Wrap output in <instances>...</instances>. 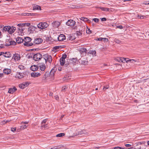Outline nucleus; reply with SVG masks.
<instances>
[{
    "mask_svg": "<svg viewBox=\"0 0 149 149\" xmlns=\"http://www.w3.org/2000/svg\"><path fill=\"white\" fill-rule=\"evenodd\" d=\"M25 40L24 42V46L29 47L33 45V43L31 42L32 39L30 38L26 37L25 38Z\"/></svg>",
    "mask_w": 149,
    "mask_h": 149,
    "instance_id": "f257e3e1",
    "label": "nucleus"
},
{
    "mask_svg": "<svg viewBox=\"0 0 149 149\" xmlns=\"http://www.w3.org/2000/svg\"><path fill=\"white\" fill-rule=\"evenodd\" d=\"M49 26V24L46 22H42L38 24L37 26L39 29H43L47 28Z\"/></svg>",
    "mask_w": 149,
    "mask_h": 149,
    "instance_id": "f03ea898",
    "label": "nucleus"
},
{
    "mask_svg": "<svg viewBox=\"0 0 149 149\" xmlns=\"http://www.w3.org/2000/svg\"><path fill=\"white\" fill-rule=\"evenodd\" d=\"M43 58L45 59L46 63L47 61L51 63L52 61V57L51 56L48 54H46L43 56Z\"/></svg>",
    "mask_w": 149,
    "mask_h": 149,
    "instance_id": "7ed1b4c3",
    "label": "nucleus"
},
{
    "mask_svg": "<svg viewBox=\"0 0 149 149\" xmlns=\"http://www.w3.org/2000/svg\"><path fill=\"white\" fill-rule=\"evenodd\" d=\"M33 58V60L35 61H38L41 58H43L41 54L40 53H37L34 55Z\"/></svg>",
    "mask_w": 149,
    "mask_h": 149,
    "instance_id": "20e7f679",
    "label": "nucleus"
},
{
    "mask_svg": "<svg viewBox=\"0 0 149 149\" xmlns=\"http://www.w3.org/2000/svg\"><path fill=\"white\" fill-rule=\"evenodd\" d=\"M38 66L39 68L40 72H42V74H43L45 72L46 67L45 64L44 63H39Z\"/></svg>",
    "mask_w": 149,
    "mask_h": 149,
    "instance_id": "39448f33",
    "label": "nucleus"
},
{
    "mask_svg": "<svg viewBox=\"0 0 149 149\" xmlns=\"http://www.w3.org/2000/svg\"><path fill=\"white\" fill-rule=\"evenodd\" d=\"M16 29V28L14 26H8V33L10 34H12L15 32Z\"/></svg>",
    "mask_w": 149,
    "mask_h": 149,
    "instance_id": "423d86ee",
    "label": "nucleus"
},
{
    "mask_svg": "<svg viewBox=\"0 0 149 149\" xmlns=\"http://www.w3.org/2000/svg\"><path fill=\"white\" fill-rule=\"evenodd\" d=\"M29 84L28 81L24 82L19 84V87L20 88L23 89L27 86Z\"/></svg>",
    "mask_w": 149,
    "mask_h": 149,
    "instance_id": "0eeeda50",
    "label": "nucleus"
},
{
    "mask_svg": "<svg viewBox=\"0 0 149 149\" xmlns=\"http://www.w3.org/2000/svg\"><path fill=\"white\" fill-rule=\"evenodd\" d=\"M42 74V72H33L31 73V76L34 78L40 76L41 74Z\"/></svg>",
    "mask_w": 149,
    "mask_h": 149,
    "instance_id": "6e6552de",
    "label": "nucleus"
},
{
    "mask_svg": "<svg viewBox=\"0 0 149 149\" xmlns=\"http://www.w3.org/2000/svg\"><path fill=\"white\" fill-rule=\"evenodd\" d=\"M42 42V40L40 38H37L35 39L33 41V45L39 44Z\"/></svg>",
    "mask_w": 149,
    "mask_h": 149,
    "instance_id": "1a4fd4ad",
    "label": "nucleus"
},
{
    "mask_svg": "<svg viewBox=\"0 0 149 149\" xmlns=\"http://www.w3.org/2000/svg\"><path fill=\"white\" fill-rule=\"evenodd\" d=\"M75 22L73 20H68L67 22H66V24L69 26H74L75 24Z\"/></svg>",
    "mask_w": 149,
    "mask_h": 149,
    "instance_id": "9d476101",
    "label": "nucleus"
},
{
    "mask_svg": "<svg viewBox=\"0 0 149 149\" xmlns=\"http://www.w3.org/2000/svg\"><path fill=\"white\" fill-rule=\"evenodd\" d=\"M20 58L21 57L19 54H14L13 59L15 61H17L19 60Z\"/></svg>",
    "mask_w": 149,
    "mask_h": 149,
    "instance_id": "9b49d317",
    "label": "nucleus"
},
{
    "mask_svg": "<svg viewBox=\"0 0 149 149\" xmlns=\"http://www.w3.org/2000/svg\"><path fill=\"white\" fill-rule=\"evenodd\" d=\"M65 36L63 34H61L58 37V40L59 41H63L65 39Z\"/></svg>",
    "mask_w": 149,
    "mask_h": 149,
    "instance_id": "f8f14e48",
    "label": "nucleus"
},
{
    "mask_svg": "<svg viewBox=\"0 0 149 149\" xmlns=\"http://www.w3.org/2000/svg\"><path fill=\"white\" fill-rule=\"evenodd\" d=\"M30 69L33 71L38 70L39 69L38 66L36 65H33L31 66Z\"/></svg>",
    "mask_w": 149,
    "mask_h": 149,
    "instance_id": "ddd939ff",
    "label": "nucleus"
},
{
    "mask_svg": "<svg viewBox=\"0 0 149 149\" xmlns=\"http://www.w3.org/2000/svg\"><path fill=\"white\" fill-rule=\"evenodd\" d=\"M17 89L15 87L13 88H10L9 89L8 92L10 94H12L15 92Z\"/></svg>",
    "mask_w": 149,
    "mask_h": 149,
    "instance_id": "4468645a",
    "label": "nucleus"
},
{
    "mask_svg": "<svg viewBox=\"0 0 149 149\" xmlns=\"http://www.w3.org/2000/svg\"><path fill=\"white\" fill-rule=\"evenodd\" d=\"M16 42L18 44H20L22 43L24 40L22 38L20 37H17L16 38Z\"/></svg>",
    "mask_w": 149,
    "mask_h": 149,
    "instance_id": "2eb2a0df",
    "label": "nucleus"
},
{
    "mask_svg": "<svg viewBox=\"0 0 149 149\" xmlns=\"http://www.w3.org/2000/svg\"><path fill=\"white\" fill-rule=\"evenodd\" d=\"M60 24V22L56 21L52 23V26L54 28H57L59 26Z\"/></svg>",
    "mask_w": 149,
    "mask_h": 149,
    "instance_id": "dca6fc26",
    "label": "nucleus"
},
{
    "mask_svg": "<svg viewBox=\"0 0 149 149\" xmlns=\"http://www.w3.org/2000/svg\"><path fill=\"white\" fill-rule=\"evenodd\" d=\"M16 44V42L14 41H10L8 43H6L5 45L6 46H8L10 45H15Z\"/></svg>",
    "mask_w": 149,
    "mask_h": 149,
    "instance_id": "f3484780",
    "label": "nucleus"
},
{
    "mask_svg": "<svg viewBox=\"0 0 149 149\" xmlns=\"http://www.w3.org/2000/svg\"><path fill=\"white\" fill-rule=\"evenodd\" d=\"M5 57L10 58L12 56V54L10 52H6L3 55Z\"/></svg>",
    "mask_w": 149,
    "mask_h": 149,
    "instance_id": "a211bd4d",
    "label": "nucleus"
},
{
    "mask_svg": "<svg viewBox=\"0 0 149 149\" xmlns=\"http://www.w3.org/2000/svg\"><path fill=\"white\" fill-rule=\"evenodd\" d=\"M3 72L4 73L8 74L11 72V70L9 69L5 68L3 70Z\"/></svg>",
    "mask_w": 149,
    "mask_h": 149,
    "instance_id": "6ab92c4d",
    "label": "nucleus"
},
{
    "mask_svg": "<svg viewBox=\"0 0 149 149\" xmlns=\"http://www.w3.org/2000/svg\"><path fill=\"white\" fill-rule=\"evenodd\" d=\"M24 74L23 73L18 72L16 76L19 79H21L24 77Z\"/></svg>",
    "mask_w": 149,
    "mask_h": 149,
    "instance_id": "aec40b11",
    "label": "nucleus"
},
{
    "mask_svg": "<svg viewBox=\"0 0 149 149\" xmlns=\"http://www.w3.org/2000/svg\"><path fill=\"white\" fill-rule=\"evenodd\" d=\"M87 51V50L85 48H82L80 49V52L82 54H85Z\"/></svg>",
    "mask_w": 149,
    "mask_h": 149,
    "instance_id": "412c9836",
    "label": "nucleus"
},
{
    "mask_svg": "<svg viewBox=\"0 0 149 149\" xmlns=\"http://www.w3.org/2000/svg\"><path fill=\"white\" fill-rule=\"evenodd\" d=\"M8 26H6L3 27V28L2 29V31L3 32H8Z\"/></svg>",
    "mask_w": 149,
    "mask_h": 149,
    "instance_id": "4be33fe9",
    "label": "nucleus"
},
{
    "mask_svg": "<svg viewBox=\"0 0 149 149\" xmlns=\"http://www.w3.org/2000/svg\"><path fill=\"white\" fill-rule=\"evenodd\" d=\"M48 72L47 73V72H46L45 73L43 77L42 78V79L43 81H45L46 80V79L48 76Z\"/></svg>",
    "mask_w": 149,
    "mask_h": 149,
    "instance_id": "5701e85b",
    "label": "nucleus"
},
{
    "mask_svg": "<svg viewBox=\"0 0 149 149\" xmlns=\"http://www.w3.org/2000/svg\"><path fill=\"white\" fill-rule=\"evenodd\" d=\"M79 63L81 64L86 65H87L88 62V61L86 60H79Z\"/></svg>",
    "mask_w": 149,
    "mask_h": 149,
    "instance_id": "b1692460",
    "label": "nucleus"
},
{
    "mask_svg": "<svg viewBox=\"0 0 149 149\" xmlns=\"http://www.w3.org/2000/svg\"><path fill=\"white\" fill-rule=\"evenodd\" d=\"M41 10V8L40 6L36 5H34L33 6V10Z\"/></svg>",
    "mask_w": 149,
    "mask_h": 149,
    "instance_id": "393cba45",
    "label": "nucleus"
},
{
    "mask_svg": "<svg viewBox=\"0 0 149 149\" xmlns=\"http://www.w3.org/2000/svg\"><path fill=\"white\" fill-rule=\"evenodd\" d=\"M79 134L81 135L82 134H84L85 135H87L88 134L86 130H83L79 132Z\"/></svg>",
    "mask_w": 149,
    "mask_h": 149,
    "instance_id": "a878e982",
    "label": "nucleus"
},
{
    "mask_svg": "<svg viewBox=\"0 0 149 149\" xmlns=\"http://www.w3.org/2000/svg\"><path fill=\"white\" fill-rule=\"evenodd\" d=\"M128 61L126 60V58H119V62H124L125 61Z\"/></svg>",
    "mask_w": 149,
    "mask_h": 149,
    "instance_id": "bb28decb",
    "label": "nucleus"
},
{
    "mask_svg": "<svg viewBox=\"0 0 149 149\" xmlns=\"http://www.w3.org/2000/svg\"><path fill=\"white\" fill-rule=\"evenodd\" d=\"M60 62L61 65H63L65 63V59H63V58H61L60 60Z\"/></svg>",
    "mask_w": 149,
    "mask_h": 149,
    "instance_id": "cd10ccee",
    "label": "nucleus"
},
{
    "mask_svg": "<svg viewBox=\"0 0 149 149\" xmlns=\"http://www.w3.org/2000/svg\"><path fill=\"white\" fill-rule=\"evenodd\" d=\"M24 26H25V24L24 23L21 24V27L20 28H18V30L19 31L21 30V31H23L24 28L22 27Z\"/></svg>",
    "mask_w": 149,
    "mask_h": 149,
    "instance_id": "c85d7f7f",
    "label": "nucleus"
},
{
    "mask_svg": "<svg viewBox=\"0 0 149 149\" xmlns=\"http://www.w3.org/2000/svg\"><path fill=\"white\" fill-rule=\"evenodd\" d=\"M100 8L102 10L104 11H109L110 9L109 8H105L102 7H100Z\"/></svg>",
    "mask_w": 149,
    "mask_h": 149,
    "instance_id": "c756f323",
    "label": "nucleus"
},
{
    "mask_svg": "<svg viewBox=\"0 0 149 149\" xmlns=\"http://www.w3.org/2000/svg\"><path fill=\"white\" fill-rule=\"evenodd\" d=\"M85 26H83L81 27H80L79 29V31L83 33H84V31H85Z\"/></svg>",
    "mask_w": 149,
    "mask_h": 149,
    "instance_id": "7c9ffc66",
    "label": "nucleus"
},
{
    "mask_svg": "<svg viewBox=\"0 0 149 149\" xmlns=\"http://www.w3.org/2000/svg\"><path fill=\"white\" fill-rule=\"evenodd\" d=\"M68 39L70 40H73L75 39V38L74 36L70 35L68 36Z\"/></svg>",
    "mask_w": 149,
    "mask_h": 149,
    "instance_id": "2f4dec72",
    "label": "nucleus"
},
{
    "mask_svg": "<svg viewBox=\"0 0 149 149\" xmlns=\"http://www.w3.org/2000/svg\"><path fill=\"white\" fill-rule=\"evenodd\" d=\"M35 14H36L35 13H25L24 14V15L27 16H33Z\"/></svg>",
    "mask_w": 149,
    "mask_h": 149,
    "instance_id": "473e14b6",
    "label": "nucleus"
},
{
    "mask_svg": "<svg viewBox=\"0 0 149 149\" xmlns=\"http://www.w3.org/2000/svg\"><path fill=\"white\" fill-rule=\"evenodd\" d=\"M71 77L68 75H65L63 78L64 80H68L70 79Z\"/></svg>",
    "mask_w": 149,
    "mask_h": 149,
    "instance_id": "72a5a7b5",
    "label": "nucleus"
},
{
    "mask_svg": "<svg viewBox=\"0 0 149 149\" xmlns=\"http://www.w3.org/2000/svg\"><path fill=\"white\" fill-rule=\"evenodd\" d=\"M81 20H82L84 22H88L89 21V19L85 17H81L80 19Z\"/></svg>",
    "mask_w": 149,
    "mask_h": 149,
    "instance_id": "f704fd0d",
    "label": "nucleus"
},
{
    "mask_svg": "<svg viewBox=\"0 0 149 149\" xmlns=\"http://www.w3.org/2000/svg\"><path fill=\"white\" fill-rule=\"evenodd\" d=\"M64 133H60L57 134L56 136V137H62L65 135Z\"/></svg>",
    "mask_w": 149,
    "mask_h": 149,
    "instance_id": "c9c22d12",
    "label": "nucleus"
},
{
    "mask_svg": "<svg viewBox=\"0 0 149 149\" xmlns=\"http://www.w3.org/2000/svg\"><path fill=\"white\" fill-rule=\"evenodd\" d=\"M69 7L72 8H79V6L72 5H70Z\"/></svg>",
    "mask_w": 149,
    "mask_h": 149,
    "instance_id": "e433bc0d",
    "label": "nucleus"
},
{
    "mask_svg": "<svg viewBox=\"0 0 149 149\" xmlns=\"http://www.w3.org/2000/svg\"><path fill=\"white\" fill-rule=\"evenodd\" d=\"M114 41L116 43L118 44H120L121 42L120 40L116 38L114 39Z\"/></svg>",
    "mask_w": 149,
    "mask_h": 149,
    "instance_id": "4c0bfd02",
    "label": "nucleus"
},
{
    "mask_svg": "<svg viewBox=\"0 0 149 149\" xmlns=\"http://www.w3.org/2000/svg\"><path fill=\"white\" fill-rule=\"evenodd\" d=\"M48 127V125L47 124H46V125H45L44 124H42L41 127L42 128H47Z\"/></svg>",
    "mask_w": 149,
    "mask_h": 149,
    "instance_id": "58836bf2",
    "label": "nucleus"
},
{
    "mask_svg": "<svg viewBox=\"0 0 149 149\" xmlns=\"http://www.w3.org/2000/svg\"><path fill=\"white\" fill-rule=\"evenodd\" d=\"M87 30H86V32L87 34H90L91 33L92 31H91L87 27Z\"/></svg>",
    "mask_w": 149,
    "mask_h": 149,
    "instance_id": "ea45409f",
    "label": "nucleus"
},
{
    "mask_svg": "<svg viewBox=\"0 0 149 149\" xmlns=\"http://www.w3.org/2000/svg\"><path fill=\"white\" fill-rule=\"evenodd\" d=\"M27 126V125H24L21 126L20 128L22 129H24L26 128Z\"/></svg>",
    "mask_w": 149,
    "mask_h": 149,
    "instance_id": "a19ab883",
    "label": "nucleus"
},
{
    "mask_svg": "<svg viewBox=\"0 0 149 149\" xmlns=\"http://www.w3.org/2000/svg\"><path fill=\"white\" fill-rule=\"evenodd\" d=\"M61 47V46H55L53 48V50H54V49L56 50Z\"/></svg>",
    "mask_w": 149,
    "mask_h": 149,
    "instance_id": "79ce46f5",
    "label": "nucleus"
},
{
    "mask_svg": "<svg viewBox=\"0 0 149 149\" xmlns=\"http://www.w3.org/2000/svg\"><path fill=\"white\" fill-rule=\"evenodd\" d=\"M18 68L21 70H22L24 69V66L22 65H19L18 66Z\"/></svg>",
    "mask_w": 149,
    "mask_h": 149,
    "instance_id": "37998d69",
    "label": "nucleus"
},
{
    "mask_svg": "<svg viewBox=\"0 0 149 149\" xmlns=\"http://www.w3.org/2000/svg\"><path fill=\"white\" fill-rule=\"evenodd\" d=\"M82 33V32H80L79 30V31H77L76 33L77 35L79 36H80L81 35Z\"/></svg>",
    "mask_w": 149,
    "mask_h": 149,
    "instance_id": "c03bdc74",
    "label": "nucleus"
},
{
    "mask_svg": "<svg viewBox=\"0 0 149 149\" xmlns=\"http://www.w3.org/2000/svg\"><path fill=\"white\" fill-rule=\"evenodd\" d=\"M93 20L95 22H99V20L97 18H95L93 19Z\"/></svg>",
    "mask_w": 149,
    "mask_h": 149,
    "instance_id": "a18cd8bd",
    "label": "nucleus"
},
{
    "mask_svg": "<svg viewBox=\"0 0 149 149\" xmlns=\"http://www.w3.org/2000/svg\"><path fill=\"white\" fill-rule=\"evenodd\" d=\"M67 55L66 54H64L62 56L61 58H63V59H65L67 57Z\"/></svg>",
    "mask_w": 149,
    "mask_h": 149,
    "instance_id": "49530a36",
    "label": "nucleus"
},
{
    "mask_svg": "<svg viewBox=\"0 0 149 149\" xmlns=\"http://www.w3.org/2000/svg\"><path fill=\"white\" fill-rule=\"evenodd\" d=\"M116 27L118 29H122L123 28V27L122 25H119L117 26Z\"/></svg>",
    "mask_w": 149,
    "mask_h": 149,
    "instance_id": "de8ad7c7",
    "label": "nucleus"
},
{
    "mask_svg": "<svg viewBox=\"0 0 149 149\" xmlns=\"http://www.w3.org/2000/svg\"><path fill=\"white\" fill-rule=\"evenodd\" d=\"M24 24H25V26H29L31 24L30 23H25Z\"/></svg>",
    "mask_w": 149,
    "mask_h": 149,
    "instance_id": "09e8293b",
    "label": "nucleus"
},
{
    "mask_svg": "<svg viewBox=\"0 0 149 149\" xmlns=\"http://www.w3.org/2000/svg\"><path fill=\"white\" fill-rule=\"evenodd\" d=\"M109 88V86H104V87L103 89L104 90H105Z\"/></svg>",
    "mask_w": 149,
    "mask_h": 149,
    "instance_id": "8fccbe9b",
    "label": "nucleus"
},
{
    "mask_svg": "<svg viewBox=\"0 0 149 149\" xmlns=\"http://www.w3.org/2000/svg\"><path fill=\"white\" fill-rule=\"evenodd\" d=\"M46 121H47V120H46V119H45L44 120H43V121H42V122L41 123V124H45V123H46Z\"/></svg>",
    "mask_w": 149,
    "mask_h": 149,
    "instance_id": "3c124183",
    "label": "nucleus"
},
{
    "mask_svg": "<svg viewBox=\"0 0 149 149\" xmlns=\"http://www.w3.org/2000/svg\"><path fill=\"white\" fill-rule=\"evenodd\" d=\"M102 40H103L104 42H107L108 41V39L106 38H103Z\"/></svg>",
    "mask_w": 149,
    "mask_h": 149,
    "instance_id": "603ef678",
    "label": "nucleus"
},
{
    "mask_svg": "<svg viewBox=\"0 0 149 149\" xmlns=\"http://www.w3.org/2000/svg\"><path fill=\"white\" fill-rule=\"evenodd\" d=\"M100 19H101V21H106L107 20L106 18H105V17L101 18Z\"/></svg>",
    "mask_w": 149,
    "mask_h": 149,
    "instance_id": "864d4df0",
    "label": "nucleus"
},
{
    "mask_svg": "<svg viewBox=\"0 0 149 149\" xmlns=\"http://www.w3.org/2000/svg\"><path fill=\"white\" fill-rule=\"evenodd\" d=\"M125 145L126 147H131L132 146L131 144H126Z\"/></svg>",
    "mask_w": 149,
    "mask_h": 149,
    "instance_id": "5fc2aeb1",
    "label": "nucleus"
},
{
    "mask_svg": "<svg viewBox=\"0 0 149 149\" xmlns=\"http://www.w3.org/2000/svg\"><path fill=\"white\" fill-rule=\"evenodd\" d=\"M121 147H115L113 148V149H121Z\"/></svg>",
    "mask_w": 149,
    "mask_h": 149,
    "instance_id": "6e6d98bb",
    "label": "nucleus"
},
{
    "mask_svg": "<svg viewBox=\"0 0 149 149\" xmlns=\"http://www.w3.org/2000/svg\"><path fill=\"white\" fill-rule=\"evenodd\" d=\"M5 46H6L5 45ZM5 45L4 44H1L0 45V48H2L4 47Z\"/></svg>",
    "mask_w": 149,
    "mask_h": 149,
    "instance_id": "4d7b16f0",
    "label": "nucleus"
},
{
    "mask_svg": "<svg viewBox=\"0 0 149 149\" xmlns=\"http://www.w3.org/2000/svg\"><path fill=\"white\" fill-rule=\"evenodd\" d=\"M28 123V122L25 121V122H22L21 123V124L24 125V124H27Z\"/></svg>",
    "mask_w": 149,
    "mask_h": 149,
    "instance_id": "13d9d810",
    "label": "nucleus"
},
{
    "mask_svg": "<svg viewBox=\"0 0 149 149\" xmlns=\"http://www.w3.org/2000/svg\"><path fill=\"white\" fill-rule=\"evenodd\" d=\"M11 130L12 131L14 132L16 130V128H11Z\"/></svg>",
    "mask_w": 149,
    "mask_h": 149,
    "instance_id": "bf43d9fd",
    "label": "nucleus"
},
{
    "mask_svg": "<svg viewBox=\"0 0 149 149\" xmlns=\"http://www.w3.org/2000/svg\"><path fill=\"white\" fill-rule=\"evenodd\" d=\"M103 40V38H98V40L99 41H101Z\"/></svg>",
    "mask_w": 149,
    "mask_h": 149,
    "instance_id": "052dcab7",
    "label": "nucleus"
},
{
    "mask_svg": "<svg viewBox=\"0 0 149 149\" xmlns=\"http://www.w3.org/2000/svg\"><path fill=\"white\" fill-rule=\"evenodd\" d=\"M144 17L145 16H140V17H139V18L141 19H143L144 18Z\"/></svg>",
    "mask_w": 149,
    "mask_h": 149,
    "instance_id": "680f3d73",
    "label": "nucleus"
},
{
    "mask_svg": "<svg viewBox=\"0 0 149 149\" xmlns=\"http://www.w3.org/2000/svg\"><path fill=\"white\" fill-rule=\"evenodd\" d=\"M65 89H66L65 87H63L62 88V91H64Z\"/></svg>",
    "mask_w": 149,
    "mask_h": 149,
    "instance_id": "e2e57ef3",
    "label": "nucleus"
},
{
    "mask_svg": "<svg viewBox=\"0 0 149 149\" xmlns=\"http://www.w3.org/2000/svg\"><path fill=\"white\" fill-rule=\"evenodd\" d=\"M130 61H131L132 62H135L136 61H135L134 59L131 60Z\"/></svg>",
    "mask_w": 149,
    "mask_h": 149,
    "instance_id": "0e129e2a",
    "label": "nucleus"
},
{
    "mask_svg": "<svg viewBox=\"0 0 149 149\" xmlns=\"http://www.w3.org/2000/svg\"><path fill=\"white\" fill-rule=\"evenodd\" d=\"M129 149H136L135 148L133 147H131L130 148H128Z\"/></svg>",
    "mask_w": 149,
    "mask_h": 149,
    "instance_id": "69168bd1",
    "label": "nucleus"
},
{
    "mask_svg": "<svg viewBox=\"0 0 149 149\" xmlns=\"http://www.w3.org/2000/svg\"><path fill=\"white\" fill-rule=\"evenodd\" d=\"M0 54H1V55H4V54L5 53L3 52H0Z\"/></svg>",
    "mask_w": 149,
    "mask_h": 149,
    "instance_id": "338daca9",
    "label": "nucleus"
},
{
    "mask_svg": "<svg viewBox=\"0 0 149 149\" xmlns=\"http://www.w3.org/2000/svg\"><path fill=\"white\" fill-rule=\"evenodd\" d=\"M3 25H0V29L2 28L3 26Z\"/></svg>",
    "mask_w": 149,
    "mask_h": 149,
    "instance_id": "774afa93",
    "label": "nucleus"
}]
</instances>
